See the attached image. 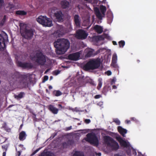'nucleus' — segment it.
I'll return each mask as SVG.
<instances>
[{
	"label": "nucleus",
	"instance_id": "nucleus-1",
	"mask_svg": "<svg viewBox=\"0 0 156 156\" xmlns=\"http://www.w3.org/2000/svg\"><path fill=\"white\" fill-rule=\"evenodd\" d=\"M10 83L15 84L20 88L28 87L29 81L30 80L29 74L21 75L19 72L15 73L12 76Z\"/></svg>",
	"mask_w": 156,
	"mask_h": 156
},
{
	"label": "nucleus",
	"instance_id": "nucleus-2",
	"mask_svg": "<svg viewBox=\"0 0 156 156\" xmlns=\"http://www.w3.org/2000/svg\"><path fill=\"white\" fill-rule=\"evenodd\" d=\"M54 44L56 48V52L58 55L64 54L69 48L70 45L69 41L64 38L58 39Z\"/></svg>",
	"mask_w": 156,
	"mask_h": 156
},
{
	"label": "nucleus",
	"instance_id": "nucleus-3",
	"mask_svg": "<svg viewBox=\"0 0 156 156\" xmlns=\"http://www.w3.org/2000/svg\"><path fill=\"white\" fill-rule=\"evenodd\" d=\"M101 65L99 59H92L89 60L83 66L84 70L87 71L93 70L99 68Z\"/></svg>",
	"mask_w": 156,
	"mask_h": 156
},
{
	"label": "nucleus",
	"instance_id": "nucleus-4",
	"mask_svg": "<svg viewBox=\"0 0 156 156\" xmlns=\"http://www.w3.org/2000/svg\"><path fill=\"white\" fill-rule=\"evenodd\" d=\"M104 143L111 147L112 151H116L119 148L118 143L111 137L107 136L104 137Z\"/></svg>",
	"mask_w": 156,
	"mask_h": 156
},
{
	"label": "nucleus",
	"instance_id": "nucleus-5",
	"mask_svg": "<svg viewBox=\"0 0 156 156\" xmlns=\"http://www.w3.org/2000/svg\"><path fill=\"white\" fill-rule=\"evenodd\" d=\"M36 20L39 23L44 26L50 27L52 25L51 20L46 16H40Z\"/></svg>",
	"mask_w": 156,
	"mask_h": 156
},
{
	"label": "nucleus",
	"instance_id": "nucleus-6",
	"mask_svg": "<svg viewBox=\"0 0 156 156\" xmlns=\"http://www.w3.org/2000/svg\"><path fill=\"white\" fill-rule=\"evenodd\" d=\"M35 62L38 65L43 66L46 62L45 56L41 51L37 52L35 56Z\"/></svg>",
	"mask_w": 156,
	"mask_h": 156
},
{
	"label": "nucleus",
	"instance_id": "nucleus-7",
	"mask_svg": "<svg viewBox=\"0 0 156 156\" xmlns=\"http://www.w3.org/2000/svg\"><path fill=\"white\" fill-rule=\"evenodd\" d=\"M34 31L32 29H25L23 31L21 32L22 36L27 39H30L34 35Z\"/></svg>",
	"mask_w": 156,
	"mask_h": 156
},
{
	"label": "nucleus",
	"instance_id": "nucleus-8",
	"mask_svg": "<svg viewBox=\"0 0 156 156\" xmlns=\"http://www.w3.org/2000/svg\"><path fill=\"white\" fill-rule=\"evenodd\" d=\"M86 140L90 144L96 145H98V140L97 136L91 133H88L87 134Z\"/></svg>",
	"mask_w": 156,
	"mask_h": 156
},
{
	"label": "nucleus",
	"instance_id": "nucleus-9",
	"mask_svg": "<svg viewBox=\"0 0 156 156\" xmlns=\"http://www.w3.org/2000/svg\"><path fill=\"white\" fill-rule=\"evenodd\" d=\"M8 40L7 34L4 33L2 34H0V48H4L6 47L5 42Z\"/></svg>",
	"mask_w": 156,
	"mask_h": 156
},
{
	"label": "nucleus",
	"instance_id": "nucleus-10",
	"mask_svg": "<svg viewBox=\"0 0 156 156\" xmlns=\"http://www.w3.org/2000/svg\"><path fill=\"white\" fill-rule=\"evenodd\" d=\"M88 36L87 34L84 30L79 29L76 32V37L77 38L80 39H86Z\"/></svg>",
	"mask_w": 156,
	"mask_h": 156
},
{
	"label": "nucleus",
	"instance_id": "nucleus-11",
	"mask_svg": "<svg viewBox=\"0 0 156 156\" xmlns=\"http://www.w3.org/2000/svg\"><path fill=\"white\" fill-rule=\"evenodd\" d=\"M115 137L120 143L121 146L125 147H128L129 146V143L127 142L126 141L124 140L119 136L117 134H115Z\"/></svg>",
	"mask_w": 156,
	"mask_h": 156
},
{
	"label": "nucleus",
	"instance_id": "nucleus-12",
	"mask_svg": "<svg viewBox=\"0 0 156 156\" xmlns=\"http://www.w3.org/2000/svg\"><path fill=\"white\" fill-rule=\"evenodd\" d=\"M17 66L23 68H32L33 67L32 64L30 63L22 62L18 61L17 63Z\"/></svg>",
	"mask_w": 156,
	"mask_h": 156
},
{
	"label": "nucleus",
	"instance_id": "nucleus-13",
	"mask_svg": "<svg viewBox=\"0 0 156 156\" xmlns=\"http://www.w3.org/2000/svg\"><path fill=\"white\" fill-rule=\"evenodd\" d=\"M80 55V54L79 52H76L69 54L68 56V58L69 60L77 61L79 59Z\"/></svg>",
	"mask_w": 156,
	"mask_h": 156
},
{
	"label": "nucleus",
	"instance_id": "nucleus-14",
	"mask_svg": "<svg viewBox=\"0 0 156 156\" xmlns=\"http://www.w3.org/2000/svg\"><path fill=\"white\" fill-rule=\"evenodd\" d=\"M74 20L76 26L77 27H80V26L81 19L79 15L76 14L74 15Z\"/></svg>",
	"mask_w": 156,
	"mask_h": 156
},
{
	"label": "nucleus",
	"instance_id": "nucleus-15",
	"mask_svg": "<svg viewBox=\"0 0 156 156\" xmlns=\"http://www.w3.org/2000/svg\"><path fill=\"white\" fill-rule=\"evenodd\" d=\"M48 109L53 114H56L58 113V109L52 105H50L48 106Z\"/></svg>",
	"mask_w": 156,
	"mask_h": 156
},
{
	"label": "nucleus",
	"instance_id": "nucleus-16",
	"mask_svg": "<svg viewBox=\"0 0 156 156\" xmlns=\"http://www.w3.org/2000/svg\"><path fill=\"white\" fill-rule=\"evenodd\" d=\"M63 15L61 11H59L57 12V13L54 16L58 21L63 20Z\"/></svg>",
	"mask_w": 156,
	"mask_h": 156
},
{
	"label": "nucleus",
	"instance_id": "nucleus-17",
	"mask_svg": "<svg viewBox=\"0 0 156 156\" xmlns=\"http://www.w3.org/2000/svg\"><path fill=\"white\" fill-rule=\"evenodd\" d=\"M118 132L123 136H125V134L127 133V130L124 129L121 126H119L118 127Z\"/></svg>",
	"mask_w": 156,
	"mask_h": 156
},
{
	"label": "nucleus",
	"instance_id": "nucleus-18",
	"mask_svg": "<svg viewBox=\"0 0 156 156\" xmlns=\"http://www.w3.org/2000/svg\"><path fill=\"white\" fill-rule=\"evenodd\" d=\"M61 5L62 6V7L63 9H66L69 7V2L65 0L62 1L61 2Z\"/></svg>",
	"mask_w": 156,
	"mask_h": 156
},
{
	"label": "nucleus",
	"instance_id": "nucleus-19",
	"mask_svg": "<svg viewBox=\"0 0 156 156\" xmlns=\"http://www.w3.org/2000/svg\"><path fill=\"white\" fill-rule=\"evenodd\" d=\"M26 136L27 135L25 132L23 131L19 134V139L20 141H23L26 139Z\"/></svg>",
	"mask_w": 156,
	"mask_h": 156
},
{
	"label": "nucleus",
	"instance_id": "nucleus-20",
	"mask_svg": "<svg viewBox=\"0 0 156 156\" xmlns=\"http://www.w3.org/2000/svg\"><path fill=\"white\" fill-rule=\"evenodd\" d=\"M94 50L92 49H89L87 50V54L85 55V57L87 58L90 57L92 56H94L95 54H94Z\"/></svg>",
	"mask_w": 156,
	"mask_h": 156
},
{
	"label": "nucleus",
	"instance_id": "nucleus-21",
	"mask_svg": "<svg viewBox=\"0 0 156 156\" xmlns=\"http://www.w3.org/2000/svg\"><path fill=\"white\" fill-rule=\"evenodd\" d=\"M117 59V55L116 54L113 55L112 57V65L114 67H116V63Z\"/></svg>",
	"mask_w": 156,
	"mask_h": 156
},
{
	"label": "nucleus",
	"instance_id": "nucleus-22",
	"mask_svg": "<svg viewBox=\"0 0 156 156\" xmlns=\"http://www.w3.org/2000/svg\"><path fill=\"white\" fill-rule=\"evenodd\" d=\"M94 29L98 34H101L103 31V28L100 26L96 25L94 27Z\"/></svg>",
	"mask_w": 156,
	"mask_h": 156
},
{
	"label": "nucleus",
	"instance_id": "nucleus-23",
	"mask_svg": "<svg viewBox=\"0 0 156 156\" xmlns=\"http://www.w3.org/2000/svg\"><path fill=\"white\" fill-rule=\"evenodd\" d=\"M97 37L98 40H104L105 38L109 39L110 37L107 34H105L102 36H98Z\"/></svg>",
	"mask_w": 156,
	"mask_h": 156
},
{
	"label": "nucleus",
	"instance_id": "nucleus-24",
	"mask_svg": "<svg viewBox=\"0 0 156 156\" xmlns=\"http://www.w3.org/2000/svg\"><path fill=\"white\" fill-rule=\"evenodd\" d=\"M25 93L23 92H20L18 95H15L14 97L16 99L19 100L23 98Z\"/></svg>",
	"mask_w": 156,
	"mask_h": 156
},
{
	"label": "nucleus",
	"instance_id": "nucleus-25",
	"mask_svg": "<svg viewBox=\"0 0 156 156\" xmlns=\"http://www.w3.org/2000/svg\"><path fill=\"white\" fill-rule=\"evenodd\" d=\"M100 10L102 15L105 16L106 11V7L103 5H101L100 6Z\"/></svg>",
	"mask_w": 156,
	"mask_h": 156
},
{
	"label": "nucleus",
	"instance_id": "nucleus-26",
	"mask_svg": "<svg viewBox=\"0 0 156 156\" xmlns=\"http://www.w3.org/2000/svg\"><path fill=\"white\" fill-rule=\"evenodd\" d=\"M16 14L19 15L24 16L27 14V13L24 10H18L16 12Z\"/></svg>",
	"mask_w": 156,
	"mask_h": 156
},
{
	"label": "nucleus",
	"instance_id": "nucleus-27",
	"mask_svg": "<svg viewBox=\"0 0 156 156\" xmlns=\"http://www.w3.org/2000/svg\"><path fill=\"white\" fill-rule=\"evenodd\" d=\"M73 156H84V155L83 152L76 151L73 154Z\"/></svg>",
	"mask_w": 156,
	"mask_h": 156
},
{
	"label": "nucleus",
	"instance_id": "nucleus-28",
	"mask_svg": "<svg viewBox=\"0 0 156 156\" xmlns=\"http://www.w3.org/2000/svg\"><path fill=\"white\" fill-rule=\"evenodd\" d=\"M53 94L56 96L58 97L62 94V93L59 90H55L53 91Z\"/></svg>",
	"mask_w": 156,
	"mask_h": 156
},
{
	"label": "nucleus",
	"instance_id": "nucleus-29",
	"mask_svg": "<svg viewBox=\"0 0 156 156\" xmlns=\"http://www.w3.org/2000/svg\"><path fill=\"white\" fill-rule=\"evenodd\" d=\"M50 10L51 14L52 15L53 14L54 16L55 15V14L57 13V12H58V11H57V9L55 7H52L51 8Z\"/></svg>",
	"mask_w": 156,
	"mask_h": 156
},
{
	"label": "nucleus",
	"instance_id": "nucleus-30",
	"mask_svg": "<svg viewBox=\"0 0 156 156\" xmlns=\"http://www.w3.org/2000/svg\"><path fill=\"white\" fill-rule=\"evenodd\" d=\"M39 156H51V154L49 152H43Z\"/></svg>",
	"mask_w": 156,
	"mask_h": 156
},
{
	"label": "nucleus",
	"instance_id": "nucleus-31",
	"mask_svg": "<svg viewBox=\"0 0 156 156\" xmlns=\"http://www.w3.org/2000/svg\"><path fill=\"white\" fill-rule=\"evenodd\" d=\"M119 44L120 48H122L125 44V42L124 41H121L119 42Z\"/></svg>",
	"mask_w": 156,
	"mask_h": 156
},
{
	"label": "nucleus",
	"instance_id": "nucleus-32",
	"mask_svg": "<svg viewBox=\"0 0 156 156\" xmlns=\"http://www.w3.org/2000/svg\"><path fill=\"white\" fill-rule=\"evenodd\" d=\"M99 20H102V16L101 12H98V13L95 14Z\"/></svg>",
	"mask_w": 156,
	"mask_h": 156
},
{
	"label": "nucleus",
	"instance_id": "nucleus-33",
	"mask_svg": "<svg viewBox=\"0 0 156 156\" xmlns=\"http://www.w3.org/2000/svg\"><path fill=\"white\" fill-rule=\"evenodd\" d=\"M14 5L12 4H11L10 3H9L8 5V6H7L6 8L7 9L8 8L9 10H10L14 8Z\"/></svg>",
	"mask_w": 156,
	"mask_h": 156
},
{
	"label": "nucleus",
	"instance_id": "nucleus-34",
	"mask_svg": "<svg viewBox=\"0 0 156 156\" xmlns=\"http://www.w3.org/2000/svg\"><path fill=\"white\" fill-rule=\"evenodd\" d=\"M68 145H72L74 144V141L72 140H69L67 142Z\"/></svg>",
	"mask_w": 156,
	"mask_h": 156
},
{
	"label": "nucleus",
	"instance_id": "nucleus-35",
	"mask_svg": "<svg viewBox=\"0 0 156 156\" xmlns=\"http://www.w3.org/2000/svg\"><path fill=\"white\" fill-rule=\"evenodd\" d=\"M60 71L59 70H55L53 72V74L54 75H57L60 73Z\"/></svg>",
	"mask_w": 156,
	"mask_h": 156
},
{
	"label": "nucleus",
	"instance_id": "nucleus-36",
	"mask_svg": "<svg viewBox=\"0 0 156 156\" xmlns=\"http://www.w3.org/2000/svg\"><path fill=\"white\" fill-rule=\"evenodd\" d=\"M113 122H115V123L117 125H119L120 124V121L117 119H114Z\"/></svg>",
	"mask_w": 156,
	"mask_h": 156
},
{
	"label": "nucleus",
	"instance_id": "nucleus-37",
	"mask_svg": "<svg viewBox=\"0 0 156 156\" xmlns=\"http://www.w3.org/2000/svg\"><path fill=\"white\" fill-rule=\"evenodd\" d=\"M6 20V16H4V17L3 18V19H2V21L1 22V23H0L1 24H2V25H3V24L4 23Z\"/></svg>",
	"mask_w": 156,
	"mask_h": 156
},
{
	"label": "nucleus",
	"instance_id": "nucleus-38",
	"mask_svg": "<svg viewBox=\"0 0 156 156\" xmlns=\"http://www.w3.org/2000/svg\"><path fill=\"white\" fill-rule=\"evenodd\" d=\"M102 85V83L101 81H99L98 86L97 87V88L98 90H99L100 89Z\"/></svg>",
	"mask_w": 156,
	"mask_h": 156
},
{
	"label": "nucleus",
	"instance_id": "nucleus-39",
	"mask_svg": "<svg viewBox=\"0 0 156 156\" xmlns=\"http://www.w3.org/2000/svg\"><path fill=\"white\" fill-rule=\"evenodd\" d=\"M2 148L5 151H6L7 149V147L6 145H3L2 146Z\"/></svg>",
	"mask_w": 156,
	"mask_h": 156
},
{
	"label": "nucleus",
	"instance_id": "nucleus-40",
	"mask_svg": "<svg viewBox=\"0 0 156 156\" xmlns=\"http://www.w3.org/2000/svg\"><path fill=\"white\" fill-rule=\"evenodd\" d=\"M48 77L47 76H45L44 77L43 80V82H44L48 80Z\"/></svg>",
	"mask_w": 156,
	"mask_h": 156
},
{
	"label": "nucleus",
	"instance_id": "nucleus-41",
	"mask_svg": "<svg viewBox=\"0 0 156 156\" xmlns=\"http://www.w3.org/2000/svg\"><path fill=\"white\" fill-rule=\"evenodd\" d=\"M41 149V148H39L37 149H36L35 151L32 154V155H34L38 151Z\"/></svg>",
	"mask_w": 156,
	"mask_h": 156
},
{
	"label": "nucleus",
	"instance_id": "nucleus-42",
	"mask_svg": "<svg viewBox=\"0 0 156 156\" xmlns=\"http://www.w3.org/2000/svg\"><path fill=\"white\" fill-rule=\"evenodd\" d=\"M41 149V148H39L37 149H36L35 151L32 154V155H34L38 151Z\"/></svg>",
	"mask_w": 156,
	"mask_h": 156
},
{
	"label": "nucleus",
	"instance_id": "nucleus-43",
	"mask_svg": "<svg viewBox=\"0 0 156 156\" xmlns=\"http://www.w3.org/2000/svg\"><path fill=\"white\" fill-rule=\"evenodd\" d=\"M91 121L90 119H86L84 120V122L86 124H89L90 122Z\"/></svg>",
	"mask_w": 156,
	"mask_h": 156
},
{
	"label": "nucleus",
	"instance_id": "nucleus-44",
	"mask_svg": "<svg viewBox=\"0 0 156 156\" xmlns=\"http://www.w3.org/2000/svg\"><path fill=\"white\" fill-rule=\"evenodd\" d=\"M72 129V126H70L69 127H67L65 129V130L66 131H67L69 130H71Z\"/></svg>",
	"mask_w": 156,
	"mask_h": 156
},
{
	"label": "nucleus",
	"instance_id": "nucleus-45",
	"mask_svg": "<svg viewBox=\"0 0 156 156\" xmlns=\"http://www.w3.org/2000/svg\"><path fill=\"white\" fill-rule=\"evenodd\" d=\"M4 3L3 0H0V8H1Z\"/></svg>",
	"mask_w": 156,
	"mask_h": 156
},
{
	"label": "nucleus",
	"instance_id": "nucleus-46",
	"mask_svg": "<svg viewBox=\"0 0 156 156\" xmlns=\"http://www.w3.org/2000/svg\"><path fill=\"white\" fill-rule=\"evenodd\" d=\"M62 145L64 147H67L68 146L67 143L66 142H63L62 144Z\"/></svg>",
	"mask_w": 156,
	"mask_h": 156
},
{
	"label": "nucleus",
	"instance_id": "nucleus-47",
	"mask_svg": "<svg viewBox=\"0 0 156 156\" xmlns=\"http://www.w3.org/2000/svg\"><path fill=\"white\" fill-rule=\"evenodd\" d=\"M101 97V96L100 95L98 94L94 96V98L95 99H98Z\"/></svg>",
	"mask_w": 156,
	"mask_h": 156
},
{
	"label": "nucleus",
	"instance_id": "nucleus-48",
	"mask_svg": "<svg viewBox=\"0 0 156 156\" xmlns=\"http://www.w3.org/2000/svg\"><path fill=\"white\" fill-rule=\"evenodd\" d=\"M7 127L6 123L5 122L2 125V128L5 129V128H6Z\"/></svg>",
	"mask_w": 156,
	"mask_h": 156
},
{
	"label": "nucleus",
	"instance_id": "nucleus-49",
	"mask_svg": "<svg viewBox=\"0 0 156 156\" xmlns=\"http://www.w3.org/2000/svg\"><path fill=\"white\" fill-rule=\"evenodd\" d=\"M94 11L95 14H96L97 13H98V12H100L99 9L97 8H95L94 9Z\"/></svg>",
	"mask_w": 156,
	"mask_h": 156
},
{
	"label": "nucleus",
	"instance_id": "nucleus-50",
	"mask_svg": "<svg viewBox=\"0 0 156 156\" xmlns=\"http://www.w3.org/2000/svg\"><path fill=\"white\" fill-rule=\"evenodd\" d=\"M107 87H104L103 90V92L104 93H106L107 91Z\"/></svg>",
	"mask_w": 156,
	"mask_h": 156
},
{
	"label": "nucleus",
	"instance_id": "nucleus-51",
	"mask_svg": "<svg viewBox=\"0 0 156 156\" xmlns=\"http://www.w3.org/2000/svg\"><path fill=\"white\" fill-rule=\"evenodd\" d=\"M107 75L108 76H110V75H111L112 74V72H111V71H109V70L107 72Z\"/></svg>",
	"mask_w": 156,
	"mask_h": 156
},
{
	"label": "nucleus",
	"instance_id": "nucleus-52",
	"mask_svg": "<svg viewBox=\"0 0 156 156\" xmlns=\"http://www.w3.org/2000/svg\"><path fill=\"white\" fill-rule=\"evenodd\" d=\"M21 152L20 151H18L17 152V154L16 155V156H20L21 154Z\"/></svg>",
	"mask_w": 156,
	"mask_h": 156
},
{
	"label": "nucleus",
	"instance_id": "nucleus-53",
	"mask_svg": "<svg viewBox=\"0 0 156 156\" xmlns=\"http://www.w3.org/2000/svg\"><path fill=\"white\" fill-rule=\"evenodd\" d=\"M4 129L6 131H7V132H9V131H10V129L8 128V127H7L6 128H5Z\"/></svg>",
	"mask_w": 156,
	"mask_h": 156
},
{
	"label": "nucleus",
	"instance_id": "nucleus-54",
	"mask_svg": "<svg viewBox=\"0 0 156 156\" xmlns=\"http://www.w3.org/2000/svg\"><path fill=\"white\" fill-rule=\"evenodd\" d=\"M112 43L114 45H117V44L116 42L115 41H112Z\"/></svg>",
	"mask_w": 156,
	"mask_h": 156
},
{
	"label": "nucleus",
	"instance_id": "nucleus-55",
	"mask_svg": "<svg viewBox=\"0 0 156 156\" xmlns=\"http://www.w3.org/2000/svg\"><path fill=\"white\" fill-rule=\"evenodd\" d=\"M112 88L113 89H116L117 88V87L115 85H113L112 86Z\"/></svg>",
	"mask_w": 156,
	"mask_h": 156
},
{
	"label": "nucleus",
	"instance_id": "nucleus-56",
	"mask_svg": "<svg viewBox=\"0 0 156 156\" xmlns=\"http://www.w3.org/2000/svg\"><path fill=\"white\" fill-rule=\"evenodd\" d=\"M6 151H4L3 153L2 156H5L6 154Z\"/></svg>",
	"mask_w": 156,
	"mask_h": 156
},
{
	"label": "nucleus",
	"instance_id": "nucleus-57",
	"mask_svg": "<svg viewBox=\"0 0 156 156\" xmlns=\"http://www.w3.org/2000/svg\"><path fill=\"white\" fill-rule=\"evenodd\" d=\"M126 123H130V120H127L126 121Z\"/></svg>",
	"mask_w": 156,
	"mask_h": 156
},
{
	"label": "nucleus",
	"instance_id": "nucleus-58",
	"mask_svg": "<svg viewBox=\"0 0 156 156\" xmlns=\"http://www.w3.org/2000/svg\"><path fill=\"white\" fill-rule=\"evenodd\" d=\"M48 88L49 90H51L52 88V87L50 85L48 87Z\"/></svg>",
	"mask_w": 156,
	"mask_h": 156
},
{
	"label": "nucleus",
	"instance_id": "nucleus-59",
	"mask_svg": "<svg viewBox=\"0 0 156 156\" xmlns=\"http://www.w3.org/2000/svg\"><path fill=\"white\" fill-rule=\"evenodd\" d=\"M97 154L98 156H101V153H98Z\"/></svg>",
	"mask_w": 156,
	"mask_h": 156
},
{
	"label": "nucleus",
	"instance_id": "nucleus-60",
	"mask_svg": "<svg viewBox=\"0 0 156 156\" xmlns=\"http://www.w3.org/2000/svg\"><path fill=\"white\" fill-rule=\"evenodd\" d=\"M58 107H59L60 108H62V106L61 104H58Z\"/></svg>",
	"mask_w": 156,
	"mask_h": 156
},
{
	"label": "nucleus",
	"instance_id": "nucleus-61",
	"mask_svg": "<svg viewBox=\"0 0 156 156\" xmlns=\"http://www.w3.org/2000/svg\"><path fill=\"white\" fill-rule=\"evenodd\" d=\"M135 119V118L134 117H132V118H131V120H134Z\"/></svg>",
	"mask_w": 156,
	"mask_h": 156
},
{
	"label": "nucleus",
	"instance_id": "nucleus-62",
	"mask_svg": "<svg viewBox=\"0 0 156 156\" xmlns=\"http://www.w3.org/2000/svg\"><path fill=\"white\" fill-rule=\"evenodd\" d=\"M30 112L31 113H32L34 115H35V116H36V115L34 113H33L31 111H30Z\"/></svg>",
	"mask_w": 156,
	"mask_h": 156
},
{
	"label": "nucleus",
	"instance_id": "nucleus-63",
	"mask_svg": "<svg viewBox=\"0 0 156 156\" xmlns=\"http://www.w3.org/2000/svg\"><path fill=\"white\" fill-rule=\"evenodd\" d=\"M114 156H120L119 154H116L114 155Z\"/></svg>",
	"mask_w": 156,
	"mask_h": 156
},
{
	"label": "nucleus",
	"instance_id": "nucleus-64",
	"mask_svg": "<svg viewBox=\"0 0 156 156\" xmlns=\"http://www.w3.org/2000/svg\"><path fill=\"white\" fill-rule=\"evenodd\" d=\"M140 61L139 60H137V63H139L140 62Z\"/></svg>",
	"mask_w": 156,
	"mask_h": 156
}]
</instances>
